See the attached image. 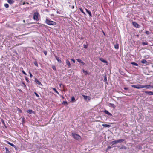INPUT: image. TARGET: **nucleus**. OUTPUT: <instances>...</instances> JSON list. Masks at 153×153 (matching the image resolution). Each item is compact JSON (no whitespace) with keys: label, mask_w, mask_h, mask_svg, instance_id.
<instances>
[{"label":"nucleus","mask_w":153,"mask_h":153,"mask_svg":"<svg viewBox=\"0 0 153 153\" xmlns=\"http://www.w3.org/2000/svg\"><path fill=\"white\" fill-rule=\"evenodd\" d=\"M145 33L147 34H149L150 33L148 31H146L145 32Z\"/></svg>","instance_id":"79ce46f5"},{"label":"nucleus","mask_w":153,"mask_h":153,"mask_svg":"<svg viewBox=\"0 0 153 153\" xmlns=\"http://www.w3.org/2000/svg\"><path fill=\"white\" fill-rule=\"evenodd\" d=\"M57 13H58V11L57 12Z\"/></svg>","instance_id":"680f3d73"},{"label":"nucleus","mask_w":153,"mask_h":153,"mask_svg":"<svg viewBox=\"0 0 153 153\" xmlns=\"http://www.w3.org/2000/svg\"><path fill=\"white\" fill-rule=\"evenodd\" d=\"M71 60L73 61L74 63H75V61L74 59H71Z\"/></svg>","instance_id":"49530a36"},{"label":"nucleus","mask_w":153,"mask_h":153,"mask_svg":"<svg viewBox=\"0 0 153 153\" xmlns=\"http://www.w3.org/2000/svg\"><path fill=\"white\" fill-rule=\"evenodd\" d=\"M1 122H2V124H3V125H4L5 126V122H4V120H3V119H1Z\"/></svg>","instance_id":"473e14b6"},{"label":"nucleus","mask_w":153,"mask_h":153,"mask_svg":"<svg viewBox=\"0 0 153 153\" xmlns=\"http://www.w3.org/2000/svg\"><path fill=\"white\" fill-rule=\"evenodd\" d=\"M77 60L80 63H81L82 61L80 59H77Z\"/></svg>","instance_id":"2f4dec72"},{"label":"nucleus","mask_w":153,"mask_h":153,"mask_svg":"<svg viewBox=\"0 0 153 153\" xmlns=\"http://www.w3.org/2000/svg\"><path fill=\"white\" fill-rule=\"evenodd\" d=\"M119 44H118L117 43L114 45V48L115 49H117L119 48Z\"/></svg>","instance_id":"412c9836"},{"label":"nucleus","mask_w":153,"mask_h":153,"mask_svg":"<svg viewBox=\"0 0 153 153\" xmlns=\"http://www.w3.org/2000/svg\"><path fill=\"white\" fill-rule=\"evenodd\" d=\"M22 69V73L25 75H26V73L25 72V71L23 70V69L22 68H21V69Z\"/></svg>","instance_id":"72a5a7b5"},{"label":"nucleus","mask_w":153,"mask_h":153,"mask_svg":"<svg viewBox=\"0 0 153 153\" xmlns=\"http://www.w3.org/2000/svg\"><path fill=\"white\" fill-rule=\"evenodd\" d=\"M125 140H124V139H120L117 140L118 143H122L123 142V141H125Z\"/></svg>","instance_id":"dca6fc26"},{"label":"nucleus","mask_w":153,"mask_h":153,"mask_svg":"<svg viewBox=\"0 0 153 153\" xmlns=\"http://www.w3.org/2000/svg\"><path fill=\"white\" fill-rule=\"evenodd\" d=\"M102 32H103V33L104 35H105V33H104V32L103 31Z\"/></svg>","instance_id":"6e6d98bb"},{"label":"nucleus","mask_w":153,"mask_h":153,"mask_svg":"<svg viewBox=\"0 0 153 153\" xmlns=\"http://www.w3.org/2000/svg\"><path fill=\"white\" fill-rule=\"evenodd\" d=\"M27 113L30 114H32V113H34V112L32 110H27Z\"/></svg>","instance_id":"6ab92c4d"},{"label":"nucleus","mask_w":153,"mask_h":153,"mask_svg":"<svg viewBox=\"0 0 153 153\" xmlns=\"http://www.w3.org/2000/svg\"><path fill=\"white\" fill-rule=\"evenodd\" d=\"M45 22L49 25L55 26L56 24V22L51 20L48 17H46Z\"/></svg>","instance_id":"f03ea898"},{"label":"nucleus","mask_w":153,"mask_h":153,"mask_svg":"<svg viewBox=\"0 0 153 153\" xmlns=\"http://www.w3.org/2000/svg\"><path fill=\"white\" fill-rule=\"evenodd\" d=\"M25 4V2H24L23 3V5H24Z\"/></svg>","instance_id":"4d7b16f0"},{"label":"nucleus","mask_w":153,"mask_h":153,"mask_svg":"<svg viewBox=\"0 0 153 153\" xmlns=\"http://www.w3.org/2000/svg\"><path fill=\"white\" fill-rule=\"evenodd\" d=\"M72 135L73 137L77 140H79L81 139V137L77 134L72 133Z\"/></svg>","instance_id":"7ed1b4c3"},{"label":"nucleus","mask_w":153,"mask_h":153,"mask_svg":"<svg viewBox=\"0 0 153 153\" xmlns=\"http://www.w3.org/2000/svg\"><path fill=\"white\" fill-rule=\"evenodd\" d=\"M34 94H35L36 96L38 97H39V95L36 92H34Z\"/></svg>","instance_id":"a19ab883"},{"label":"nucleus","mask_w":153,"mask_h":153,"mask_svg":"<svg viewBox=\"0 0 153 153\" xmlns=\"http://www.w3.org/2000/svg\"><path fill=\"white\" fill-rule=\"evenodd\" d=\"M82 71L84 73V74L85 75H87V74H89V73L88 71H86L84 69L82 70Z\"/></svg>","instance_id":"4468645a"},{"label":"nucleus","mask_w":153,"mask_h":153,"mask_svg":"<svg viewBox=\"0 0 153 153\" xmlns=\"http://www.w3.org/2000/svg\"><path fill=\"white\" fill-rule=\"evenodd\" d=\"M22 84H23V85H24V86L25 87H26V85L25 84V83L24 82H22Z\"/></svg>","instance_id":"a18cd8bd"},{"label":"nucleus","mask_w":153,"mask_h":153,"mask_svg":"<svg viewBox=\"0 0 153 153\" xmlns=\"http://www.w3.org/2000/svg\"><path fill=\"white\" fill-rule=\"evenodd\" d=\"M4 7L6 8H8L9 7V5L8 4L6 3L4 4Z\"/></svg>","instance_id":"cd10ccee"},{"label":"nucleus","mask_w":153,"mask_h":153,"mask_svg":"<svg viewBox=\"0 0 153 153\" xmlns=\"http://www.w3.org/2000/svg\"><path fill=\"white\" fill-rule=\"evenodd\" d=\"M52 89L54 91L58 94H59V93L58 91L56 90V89L54 88H52Z\"/></svg>","instance_id":"b1692460"},{"label":"nucleus","mask_w":153,"mask_h":153,"mask_svg":"<svg viewBox=\"0 0 153 153\" xmlns=\"http://www.w3.org/2000/svg\"><path fill=\"white\" fill-rule=\"evenodd\" d=\"M132 24L136 27H137V28H139L140 27V25L138 24H137V23L135 22H132Z\"/></svg>","instance_id":"39448f33"},{"label":"nucleus","mask_w":153,"mask_h":153,"mask_svg":"<svg viewBox=\"0 0 153 153\" xmlns=\"http://www.w3.org/2000/svg\"><path fill=\"white\" fill-rule=\"evenodd\" d=\"M39 13L38 12H35L34 13L33 18V19L36 21L39 20L38 16H39Z\"/></svg>","instance_id":"20e7f679"},{"label":"nucleus","mask_w":153,"mask_h":153,"mask_svg":"<svg viewBox=\"0 0 153 153\" xmlns=\"http://www.w3.org/2000/svg\"><path fill=\"white\" fill-rule=\"evenodd\" d=\"M111 148V147L110 146H108L107 149H110Z\"/></svg>","instance_id":"09e8293b"},{"label":"nucleus","mask_w":153,"mask_h":153,"mask_svg":"<svg viewBox=\"0 0 153 153\" xmlns=\"http://www.w3.org/2000/svg\"><path fill=\"white\" fill-rule=\"evenodd\" d=\"M55 58L56 59V60L57 59H58V58H59L57 57V56L56 55H55Z\"/></svg>","instance_id":"8fccbe9b"},{"label":"nucleus","mask_w":153,"mask_h":153,"mask_svg":"<svg viewBox=\"0 0 153 153\" xmlns=\"http://www.w3.org/2000/svg\"><path fill=\"white\" fill-rule=\"evenodd\" d=\"M109 105L110 106H111L112 107H113L114 108L115 107V105L113 103H110L109 104Z\"/></svg>","instance_id":"5701e85b"},{"label":"nucleus","mask_w":153,"mask_h":153,"mask_svg":"<svg viewBox=\"0 0 153 153\" xmlns=\"http://www.w3.org/2000/svg\"><path fill=\"white\" fill-rule=\"evenodd\" d=\"M82 96L84 98L85 100L88 99V100L90 101L91 100V97L90 96H85L84 95H82Z\"/></svg>","instance_id":"0eeeda50"},{"label":"nucleus","mask_w":153,"mask_h":153,"mask_svg":"<svg viewBox=\"0 0 153 153\" xmlns=\"http://www.w3.org/2000/svg\"><path fill=\"white\" fill-rule=\"evenodd\" d=\"M66 63L68 65V68L71 67V64L69 61L67 59L66 60Z\"/></svg>","instance_id":"9b49d317"},{"label":"nucleus","mask_w":153,"mask_h":153,"mask_svg":"<svg viewBox=\"0 0 153 153\" xmlns=\"http://www.w3.org/2000/svg\"><path fill=\"white\" fill-rule=\"evenodd\" d=\"M83 39V38H81V39Z\"/></svg>","instance_id":"bf43d9fd"},{"label":"nucleus","mask_w":153,"mask_h":153,"mask_svg":"<svg viewBox=\"0 0 153 153\" xmlns=\"http://www.w3.org/2000/svg\"><path fill=\"white\" fill-rule=\"evenodd\" d=\"M71 102H74L75 101V98L74 96L72 97H71Z\"/></svg>","instance_id":"a211bd4d"},{"label":"nucleus","mask_w":153,"mask_h":153,"mask_svg":"<svg viewBox=\"0 0 153 153\" xmlns=\"http://www.w3.org/2000/svg\"><path fill=\"white\" fill-rule=\"evenodd\" d=\"M142 45H148V43H147V42H143L142 43Z\"/></svg>","instance_id":"c9c22d12"},{"label":"nucleus","mask_w":153,"mask_h":153,"mask_svg":"<svg viewBox=\"0 0 153 153\" xmlns=\"http://www.w3.org/2000/svg\"><path fill=\"white\" fill-rule=\"evenodd\" d=\"M144 92L147 94L149 95H153V92L151 91H145Z\"/></svg>","instance_id":"6e6552de"},{"label":"nucleus","mask_w":153,"mask_h":153,"mask_svg":"<svg viewBox=\"0 0 153 153\" xmlns=\"http://www.w3.org/2000/svg\"><path fill=\"white\" fill-rule=\"evenodd\" d=\"M102 126L105 127H108L109 128L111 127V125L109 124H102Z\"/></svg>","instance_id":"2eb2a0df"},{"label":"nucleus","mask_w":153,"mask_h":153,"mask_svg":"<svg viewBox=\"0 0 153 153\" xmlns=\"http://www.w3.org/2000/svg\"><path fill=\"white\" fill-rule=\"evenodd\" d=\"M81 11V12L82 13L84 14L85 15V13L83 11V10L82 8H80L79 9Z\"/></svg>","instance_id":"7c9ffc66"},{"label":"nucleus","mask_w":153,"mask_h":153,"mask_svg":"<svg viewBox=\"0 0 153 153\" xmlns=\"http://www.w3.org/2000/svg\"><path fill=\"white\" fill-rule=\"evenodd\" d=\"M57 60L59 63H62L61 60L60 59H59V58L57 59Z\"/></svg>","instance_id":"f704fd0d"},{"label":"nucleus","mask_w":153,"mask_h":153,"mask_svg":"<svg viewBox=\"0 0 153 153\" xmlns=\"http://www.w3.org/2000/svg\"><path fill=\"white\" fill-rule=\"evenodd\" d=\"M124 89L126 90H128V88L124 87Z\"/></svg>","instance_id":"de8ad7c7"},{"label":"nucleus","mask_w":153,"mask_h":153,"mask_svg":"<svg viewBox=\"0 0 153 153\" xmlns=\"http://www.w3.org/2000/svg\"><path fill=\"white\" fill-rule=\"evenodd\" d=\"M35 81L39 85L42 86V84H41V82L38 80L37 78H35Z\"/></svg>","instance_id":"1a4fd4ad"},{"label":"nucleus","mask_w":153,"mask_h":153,"mask_svg":"<svg viewBox=\"0 0 153 153\" xmlns=\"http://www.w3.org/2000/svg\"><path fill=\"white\" fill-rule=\"evenodd\" d=\"M141 62L142 63L147 64V62L146 60L145 59H143L141 60Z\"/></svg>","instance_id":"aec40b11"},{"label":"nucleus","mask_w":153,"mask_h":153,"mask_svg":"<svg viewBox=\"0 0 153 153\" xmlns=\"http://www.w3.org/2000/svg\"><path fill=\"white\" fill-rule=\"evenodd\" d=\"M62 104L65 106H67L68 104V102L67 101H63L62 102Z\"/></svg>","instance_id":"4be33fe9"},{"label":"nucleus","mask_w":153,"mask_h":153,"mask_svg":"<svg viewBox=\"0 0 153 153\" xmlns=\"http://www.w3.org/2000/svg\"><path fill=\"white\" fill-rule=\"evenodd\" d=\"M83 46H84V48H86L88 47V45H85L84 44Z\"/></svg>","instance_id":"ea45409f"},{"label":"nucleus","mask_w":153,"mask_h":153,"mask_svg":"<svg viewBox=\"0 0 153 153\" xmlns=\"http://www.w3.org/2000/svg\"><path fill=\"white\" fill-rule=\"evenodd\" d=\"M61 84H60V86H61Z\"/></svg>","instance_id":"052dcab7"},{"label":"nucleus","mask_w":153,"mask_h":153,"mask_svg":"<svg viewBox=\"0 0 153 153\" xmlns=\"http://www.w3.org/2000/svg\"><path fill=\"white\" fill-rule=\"evenodd\" d=\"M6 142H7V144H8L10 145L12 147H13L16 148V146L15 145H14L13 144L11 143L10 142L7 141H6Z\"/></svg>","instance_id":"ddd939ff"},{"label":"nucleus","mask_w":153,"mask_h":153,"mask_svg":"<svg viewBox=\"0 0 153 153\" xmlns=\"http://www.w3.org/2000/svg\"><path fill=\"white\" fill-rule=\"evenodd\" d=\"M120 149H127V148L126 146H122L121 147H120Z\"/></svg>","instance_id":"393cba45"},{"label":"nucleus","mask_w":153,"mask_h":153,"mask_svg":"<svg viewBox=\"0 0 153 153\" xmlns=\"http://www.w3.org/2000/svg\"><path fill=\"white\" fill-rule=\"evenodd\" d=\"M85 10L87 12L89 10L86 8L85 9Z\"/></svg>","instance_id":"864d4df0"},{"label":"nucleus","mask_w":153,"mask_h":153,"mask_svg":"<svg viewBox=\"0 0 153 153\" xmlns=\"http://www.w3.org/2000/svg\"><path fill=\"white\" fill-rule=\"evenodd\" d=\"M62 98L63 99H64V97H63V96H62Z\"/></svg>","instance_id":"13d9d810"},{"label":"nucleus","mask_w":153,"mask_h":153,"mask_svg":"<svg viewBox=\"0 0 153 153\" xmlns=\"http://www.w3.org/2000/svg\"><path fill=\"white\" fill-rule=\"evenodd\" d=\"M81 63L83 65H85V63L84 62H83L82 61L81 62Z\"/></svg>","instance_id":"3c124183"},{"label":"nucleus","mask_w":153,"mask_h":153,"mask_svg":"<svg viewBox=\"0 0 153 153\" xmlns=\"http://www.w3.org/2000/svg\"><path fill=\"white\" fill-rule=\"evenodd\" d=\"M51 16H54V14H51Z\"/></svg>","instance_id":"5fc2aeb1"},{"label":"nucleus","mask_w":153,"mask_h":153,"mask_svg":"<svg viewBox=\"0 0 153 153\" xmlns=\"http://www.w3.org/2000/svg\"><path fill=\"white\" fill-rule=\"evenodd\" d=\"M87 13L88 14L90 17H92L91 13L90 11H89V10Z\"/></svg>","instance_id":"bb28decb"},{"label":"nucleus","mask_w":153,"mask_h":153,"mask_svg":"<svg viewBox=\"0 0 153 153\" xmlns=\"http://www.w3.org/2000/svg\"><path fill=\"white\" fill-rule=\"evenodd\" d=\"M111 143L112 145H114V144L118 143V142H117V140H114V141H112L111 142Z\"/></svg>","instance_id":"f3484780"},{"label":"nucleus","mask_w":153,"mask_h":153,"mask_svg":"<svg viewBox=\"0 0 153 153\" xmlns=\"http://www.w3.org/2000/svg\"><path fill=\"white\" fill-rule=\"evenodd\" d=\"M34 64L37 67H38V64L36 62H36H34Z\"/></svg>","instance_id":"58836bf2"},{"label":"nucleus","mask_w":153,"mask_h":153,"mask_svg":"<svg viewBox=\"0 0 153 153\" xmlns=\"http://www.w3.org/2000/svg\"><path fill=\"white\" fill-rule=\"evenodd\" d=\"M104 112L106 114H107L108 116H112V114L109 113L107 110H105L104 111Z\"/></svg>","instance_id":"9d476101"},{"label":"nucleus","mask_w":153,"mask_h":153,"mask_svg":"<svg viewBox=\"0 0 153 153\" xmlns=\"http://www.w3.org/2000/svg\"><path fill=\"white\" fill-rule=\"evenodd\" d=\"M131 86L134 88L137 89H140L142 88H146V89H149L150 88H153V86L151 85H143L141 84H138L135 85H131Z\"/></svg>","instance_id":"f257e3e1"},{"label":"nucleus","mask_w":153,"mask_h":153,"mask_svg":"<svg viewBox=\"0 0 153 153\" xmlns=\"http://www.w3.org/2000/svg\"><path fill=\"white\" fill-rule=\"evenodd\" d=\"M104 81L105 82H106L107 80V76H106V75H105L104 76Z\"/></svg>","instance_id":"c85d7f7f"},{"label":"nucleus","mask_w":153,"mask_h":153,"mask_svg":"<svg viewBox=\"0 0 153 153\" xmlns=\"http://www.w3.org/2000/svg\"><path fill=\"white\" fill-rule=\"evenodd\" d=\"M47 51H44V53L45 54V55H47Z\"/></svg>","instance_id":"37998d69"},{"label":"nucleus","mask_w":153,"mask_h":153,"mask_svg":"<svg viewBox=\"0 0 153 153\" xmlns=\"http://www.w3.org/2000/svg\"><path fill=\"white\" fill-rule=\"evenodd\" d=\"M17 111L20 113H22V111L21 109H19V108H18L17 109Z\"/></svg>","instance_id":"4c0bfd02"},{"label":"nucleus","mask_w":153,"mask_h":153,"mask_svg":"<svg viewBox=\"0 0 153 153\" xmlns=\"http://www.w3.org/2000/svg\"><path fill=\"white\" fill-rule=\"evenodd\" d=\"M29 73L30 75V77L31 78L33 76H32L31 73L30 72H29Z\"/></svg>","instance_id":"c03bdc74"},{"label":"nucleus","mask_w":153,"mask_h":153,"mask_svg":"<svg viewBox=\"0 0 153 153\" xmlns=\"http://www.w3.org/2000/svg\"><path fill=\"white\" fill-rule=\"evenodd\" d=\"M5 150H6V153H10V151L9 150V149H8L7 148L5 147Z\"/></svg>","instance_id":"a878e982"},{"label":"nucleus","mask_w":153,"mask_h":153,"mask_svg":"<svg viewBox=\"0 0 153 153\" xmlns=\"http://www.w3.org/2000/svg\"><path fill=\"white\" fill-rule=\"evenodd\" d=\"M52 69H53V70H55V71L56 70V67H55V66H54V65H53V66H52Z\"/></svg>","instance_id":"e433bc0d"},{"label":"nucleus","mask_w":153,"mask_h":153,"mask_svg":"<svg viewBox=\"0 0 153 153\" xmlns=\"http://www.w3.org/2000/svg\"><path fill=\"white\" fill-rule=\"evenodd\" d=\"M7 1L10 4H13L15 2L14 0H7Z\"/></svg>","instance_id":"f8f14e48"},{"label":"nucleus","mask_w":153,"mask_h":153,"mask_svg":"<svg viewBox=\"0 0 153 153\" xmlns=\"http://www.w3.org/2000/svg\"><path fill=\"white\" fill-rule=\"evenodd\" d=\"M131 64L132 65H133L135 66H137L138 65V64L137 63L134 62H131Z\"/></svg>","instance_id":"c756f323"},{"label":"nucleus","mask_w":153,"mask_h":153,"mask_svg":"<svg viewBox=\"0 0 153 153\" xmlns=\"http://www.w3.org/2000/svg\"><path fill=\"white\" fill-rule=\"evenodd\" d=\"M99 60L100 61H102V62L104 63H106V65H108V62L106 60H104L103 58H99Z\"/></svg>","instance_id":"423d86ee"},{"label":"nucleus","mask_w":153,"mask_h":153,"mask_svg":"<svg viewBox=\"0 0 153 153\" xmlns=\"http://www.w3.org/2000/svg\"><path fill=\"white\" fill-rule=\"evenodd\" d=\"M25 80L27 81L28 82V80L27 79V77H25Z\"/></svg>","instance_id":"603ef678"}]
</instances>
